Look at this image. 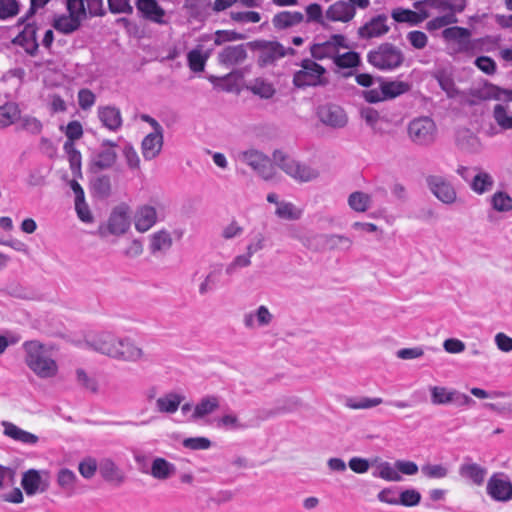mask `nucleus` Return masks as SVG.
Returning a JSON list of instances; mask_svg holds the SVG:
<instances>
[{
  "instance_id": "a211bd4d",
  "label": "nucleus",
  "mask_w": 512,
  "mask_h": 512,
  "mask_svg": "<svg viewBox=\"0 0 512 512\" xmlns=\"http://www.w3.org/2000/svg\"><path fill=\"white\" fill-rule=\"evenodd\" d=\"M247 44L227 45L223 47L217 55L219 65L227 69L242 65L247 57Z\"/></svg>"
},
{
  "instance_id": "de8ad7c7",
  "label": "nucleus",
  "mask_w": 512,
  "mask_h": 512,
  "mask_svg": "<svg viewBox=\"0 0 512 512\" xmlns=\"http://www.w3.org/2000/svg\"><path fill=\"white\" fill-rule=\"evenodd\" d=\"M20 118V110L16 103L8 102L0 106V128H6Z\"/></svg>"
},
{
  "instance_id": "603ef678",
  "label": "nucleus",
  "mask_w": 512,
  "mask_h": 512,
  "mask_svg": "<svg viewBox=\"0 0 512 512\" xmlns=\"http://www.w3.org/2000/svg\"><path fill=\"white\" fill-rule=\"evenodd\" d=\"M275 214L281 219L298 220L302 216V210L291 202L281 201V203H277Z\"/></svg>"
},
{
  "instance_id": "09e8293b",
  "label": "nucleus",
  "mask_w": 512,
  "mask_h": 512,
  "mask_svg": "<svg viewBox=\"0 0 512 512\" xmlns=\"http://www.w3.org/2000/svg\"><path fill=\"white\" fill-rule=\"evenodd\" d=\"M382 403L383 399L380 397H348L345 400V407L352 410H365L379 406Z\"/></svg>"
},
{
  "instance_id": "6ab92c4d",
  "label": "nucleus",
  "mask_w": 512,
  "mask_h": 512,
  "mask_svg": "<svg viewBox=\"0 0 512 512\" xmlns=\"http://www.w3.org/2000/svg\"><path fill=\"white\" fill-rule=\"evenodd\" d=\"M486 490L495 501L508 502L512 499V482L503 475H492L487 482Z\"/></svg>"
},
{
  "instance_id": "20e7f679",
  "label": "nucleus",
  "mask_w": 512,
  "mask_h": 512,
  "mask_svg": "<svg viewBox=\"0 0 512 512\" xmlns=\"http://www.w3.org/2000/svg\"><path fill=\"white\" fill-rule=\"evenodd\" d=\"M274 163L287 175L299 182H309L319 177V171L303 164L282 151L273 154Z\"/></svg>"
},
{
  "instance_id": "37998d69",
  "label": "nucleus",
  "mask_w": 512,
  "mask_h": 512,
  "mask_svg": "<svg viewBox=\"0 0 512 512\" xmlns=\"http://www.w3.org/2000/svg\"><path fill=\"white\" fill-rule=\"evenodd\" d=\"M372 475L390 482H399L402 480L401 474L396 469L395 465L387 461H380L377 463Z\"/></svg>"
},
{
  "instance_id": "e433bc0d",
  "label": "nucleus",
  "mask_w": 512,
  "mask_h": 512,
  "mask_svg": "<svg viewBox=\"0 0 512 512\" xmlns=\"http://www.w3.org/2000/svg\"><path fill=\"white\" fill-rule=\"evenodd\" d=\"M171 246L172 237L166 230H159L149 237V250L153 255L166 252Z\"/></svg>"
},
{
  "instance_id": "4468645a",
  "label": "nucleus",
  "mask_w": 512,
  "mask_h": 512,
  "mask_svg": "<svg viewBox=\"0 0 512 512\" xmlns=\"http://www.w3.org/2000/svg\"><path fill=\"white\" fill-rule=\"evenodd\" d=\"M340 48H348L346 38L341 34H334L325 42L313 44L310 47V53L314 60L327 58L334 60Z\"/></svg>"
},
{
  "instance_id": "4c0bfd02",
  "label": "nucleus",
  "mask_w": 512,
  "mask_h": 512,
  "mask_svg": "<svg viewBox=\"0 0 512 512\" xmlns=\"http://www.w3.org/2000/svg\"><path fill=\"white\" fill-rule=\"evenodd\" d=\"M457 145L460 149L468 153H477L482 148L479 137L468 129H463L458 132Z\"/></svg>"
},
{
  "instance_id": "a18cd8bd",
  "label": "nucleus",
  "mask_w": 512,
  "mask_h": 512,
  "mask_svg": "<svg viewBox=\"0 0 512 512\" xmlns=\"http://www.w3.org/2000/svg\"><path fill=\"white\" fill-rule=\"evenodd\" d=\"M247 88L254 94L263 99H270L274 96L276 90L272 83L263 79L256 78L252 80Z\"/></svg>"
},
{
  "instance_id": "1a4fd4ad",
  "label": "nucleus",
  "mask_w": 512,
  "mask_h": 512,
  "mask_svg": "<svg viewBox=\"0 0 512 512\" xmlns=\"http://www.w3.org/2000/svg\"><path fill=\"white\" fill-rule=\"evenodd\" d=\"M410 88V84L405 81H380L379 88L364 92V98L370 103H376L387 99H394L408 92Z\"/></svg>"
},
{
  "instance_id": "680f3d73",
  "label": "nucleus",
  "mask_w": 512,
  "mask_h": 512,
  "mask_svg": "<svg viewBox=\"0 0 512 512\" xmlns=\"http://www.w3.org/2000/svg\"><path fill=\"white\" fill-rule=\"evenodd\" d=\"M307 22H317L323 27H327V21L325 14L322 12V8L319 4L313 3L306 7Z\"/></svg>"
},
{
  "instance_id": "cd10ccee",
  "label": "nucleus",
  "mask_w": 512,
  "mask_h": 512,
  "mask_svg": "<svg viewBox=\"0 0 512 512\" xmlns=\"http://www.w3.org/2000/svg\"><path fill=\"white\" fill-rule=\"evenodd\" d=\"M163 146V131H154L142 141L141 148L145 160H152L158 156Z\"/></svg>"
},
{
  "instance_id": "0e129e2a",
  "label": "nucleus",
  "mask_w": 512,
  "mask_h": 512,
  "mask_svg": "<svg viewBox=\"0 0 512 512\" xmlns=\"http://www.w3.org/2000/svg\"><path fill=\"white\" fill-rule=\"evenodd\" d=\"M182 445L190 450H207L212 446V443L206 437H190L185 438Z\"/></svg>"
},
{
  "instance_id": "39448f33",
  "label": "nucleus",
  "mask_w": 512,
  "mask_h": 512,
  "mask_svg": "<svg viewBox=\"0 0 512 512\" xmlns=\"http://www.w3.org/2000/svg\"><path fill=\"white\" fill-rule=\"evenodd\" d=\"M367 60L379 70H392L402 64L403 54L396 46L390 43H383L369 51Z\"/></svg>"
},
{
  "instance_id": "f3484780",
  "label": "nucleus",
  "mask_w": 512,
  "mask_h": 512,
  "mask_svg": "<svg viewBox=\"0 0 512 512\" xmlns=\"http://www.w3.org/2000/svg\"><path fill=\"white\" fill-rule=\"evenodd\" d=\"M426 183L431 193L442 203L452 204L456 201V190L446 178L430 175L426 178Z\"/></svg>"
},
{
  "instance_id": "bf43d9fd",
  "label": "nucleus",
  "mask_w": 512,
  "mask_h": 512,
  "mask_svg": "<svg viewBox=\"0 0 512 512\" xmlns=\"http://www.w3.org/2000/svg\"><path fill=\"white\" fill-rule=\"evenodd\" d=\"M217 426L229 430H239L246 428V425L241 423L236 414L230 413L221 416L217 420Z\"/></svg>"
},
{
  "instance_id": "4d7b16f0",
  "label": "nucleus",
  "mask_w": 512,
  "mask_h": 512,
  "mask_svg": "<svg viewBox=\"0 0 512 512\" xmlns=\"http://www.w3.org/2000/svg\"><path fill=\"white\" fill-rule=\"evenodd\" d=\"M421 501V494L415 489H406L402 491L397 499V505L406 507L417 506Z\"/></svg>"
},
{
  "instance_id": "473e14b6",
  "label": "nucleus",
  "mask_w": 512,
  "mask_h": 512,
  "mask_svg": "<svg viewBox=\"0 0 512 512\" xmlns=\"http://www.w3.org/2000/svg\"><path fill=\"white\" fill-rule=\"evenodd\" d=\"M475 175L470 180V188L475 193L482 195L492 190L494 186L493 177L481 168H474Z\"/></svg>"
},
{
  "instance_id": "5fc2aeb1",
  "label": "nucleus",
  "mask_w": 512,
  "mask_h": 512,
  "mask_svg": "<svg viewBox=\"0 0 512 512\" xmlns=\"http://www.w3.org/2000/svg\"><path fill=\"white\" fill-rule=\"evenodd\" d=\"M421 472L429 479H442L447 477L449 469L444 464H425L421 467Z\"/></svg>"
},
{
  "instance_id": "f704fd0d",
  "label": "nucleus",
  "mask_w": 512,
  "mask_h": 512,
  "mask_svg": "<svg viewBox=\"0 0 512 512\" xmlns=\"http://www.w3.org/2000/svg\"><path fill=\"white\" fill-rule=\"evenodd\" d=\"M461 477L470 480L477 486L483 484L487 470L477 463L465 462L459 466Z\"/></svg>"
},
{
  "instance_id": "7c9ffc66",
  "label": "nucleus",
  "mask_w": 512,
  "mask_h": 512,
  "mask_svg": "<svg viewBox=\"0 0 512 512\" xmlns=\"http://www.w3.org/2000/svg\"><path fill=\"white\" fill-rule=\"evenodd\" d=\"M415 10L396 8L392 11L391 16L396 22H407L417 25L428 19L429 13L421 11V8L414 5Z\"/></svg>"
},
{
  "instance_id": "ea45409f",
  "label": "nucleus",
  "mask_w": 512,
  "mask_h": 512,
  "mask_svg": "<svg viewBox=\"0 0 512 512\" xmlns=\"http://www.w3.org/2000/svg\"><path fill=\"white\" fill-rule=\"evenodd\" d=\"M304 16L297 11H283L273 17L272 23L278 29H285L301 23Z\"/></svg>"
},
{
  "instance_id": "49530a36",
  "label": "nucleus",
  "mask_w": 512,
  "mask_h": 512,
  "mask_svg": "<svg viewBox=\"0 0 512 512\" xmlns=\"http://www.w3.org/2000/svg\"><path fill=\"white\" fill-rule=\"evenodd\" d=\"M56 481L58 486L67 494L72 495L75 492V485L77 482L76 474L68 469L62 468L58 471Z\"/></svg>"
},
{
  "instance_id": "052dcab7",
  "label": "nucleus",
  "mask_w": 512,
  "mask_h": 512,
  "mask_svg": "<svg viewBox=\"0 0 512 512\" xmlns=\"http://www.w3.org/2000/svg\"><path fill=\"white\" fill-rule=\"evenodd\" d=\"M251 256L247 253L237 255L225 268V273L232 276L238 269L246 268L251 265Z\"/></svg>"
},
{
  "instance_id": "c03bdc74",
  "label": "nucleus",
  "mask_w": 512,
  "mask_h": 512,
  "mask_svg": "<svg viewBox=\"0 0 512 512\" xmlns=\"http://www.w3.org/2000/svg\"><path fill=\"white\" fill-rule=\"evenodd\" d=\"M82 21L77 16L61 15L54 20L53 27L64 34H71L78 30L81 26Z\"/></svg>"
},
{
  "instance_id": "72a5a7b5",
  "label": "nucleus",
  "mask_w": 512,
  "mask_h": 512,
  "mask_svg": "<svg viewBox=\"0 0 512 512\" xmlns=\"http://www.w3.org/2000/svg\"><path fill=\"white\" fill-rule=\"evenodd\" d=\"M15 42L24 48L26 53L34 56L38 51V42L36 37V27L26 25L24 30L16 37Z\"/></svg>"
},
{
  "instance_id": "412c9836",
  "label": "nucleus",
  "mask_w": 512,
  "mask_h": 512,
  "mask_svg": "<svg viewBox=\"0 0 512 512\" xmlns=\"http://www.w3.org/2000/svg\"><path fill=\"white\" fill-rule=\"evenodd\" d=\"M317 114L323 124L333 128H342L348 121L345 111L334 104L320 106Z\"/></svg>"
},
{
  "instance_id": "aec40b11",
  "label": "nucleus",
  "mask_w": 512,
  "mask_h": 512,
  "mask_svg": "<svg viewBox=\"0 0 512 512\" xmlns=\"http://www.w3.org/2000/svg\"><path fill=\"white\" fill-rule=\"evenodd\" d=\"M130 226V222L128 217L124 212L114 211L106 225H101L98 228L97 234L101 238H107L109 235H122L124 234Z\"/></svg>"
},
{
  "instance_id": "a19ab883",
  "label": "nucleus",
  "mask_w": 512,
  "mask_h": 512,
  "mask_svg": "<svg viewBox=\"0 0 512 512\" xmlns=\"http://www.w3.org/2000/svg\"><path fill=\"white\" fill-rule=\"evenodd\" d=\"M492 116L502 131L512 130V112L507 104H496L493 108Z\"/></svg>"
},
{
  "instance_id": "6e6d98bb",
  "label": "nucleus",
  "mask_w": 512,
  "mask_h": 512,
  "mask_svg": "<svg viewBox=\"0 0 512 512\" xmlns=\"http://www.w3.org/2000/svg\"><path fill=\"white\" fill-rule=\"evenodd\" d=\"M325 244L330 249L348 250L352 246V240L344 235L330 234L324 237Z\"/></svg>"
},
{
  "instance_id": "f8f14e48",
  "label": "nucleus",
  "mask_w": 512,
  "mask_h": 512,
  "mask_svg": "<svg viewBox=\"0 0 512 512\" xmlns=\"http://www.w3.org/2000/svg\"><path fill=\"white\" fill-rule=\"evenodd\" d=\"M421 11L429 13L428 18L445 13H461L466 7V0H423L415 2Z\"/></svg>"
},
{
  "instance_id": "4be33fe9",
  "label": "nucleus",
  "mask_w": 512,
  "mask_h": 512,
  "mask_svg": "<svg viewBox=\"0 0 512 512\" xmlns=\"http://www.w3.org/2000/svg\"><path fill=\"white\" fill-rule=\"evenodd\" d=\"M136 8L141 14V17L150 22L166 25V11L158 4L156 0H138Z\"/></svg>"
},
{
  "instance_id": "5701e85b",
  "label": "nucleus",
  "mask_w": 512,
  "mask_h": 512,
  "mask_svg": "<svg viewBox=\"0 0 512 512\" xmlns=\"http://www.w3.org/2000/svg\"><path fill=\"white\" fill-rule=\"evenodd\" d=\"M21 486L28 496L45 492L49 487L47 479L43 478L41 472L35 469H29L23 473Z\"/></svg>"
},
{
  "instance_id": "b1692460",
  "label": "nucleus",
  "mask_w": 512,
  "mask_h": 512,
  "mask_svg": "<svg viewBox=\"0 0 512 512\" xmlns=\"http://www.w3.org/2000/svg\"><path fill=\"white\" fill-rule=\"evenodd\" d=\"M353 5L347 1L339 0L331 4L325 11L326 21L348 23L355 16Z\"/></svg>"
},
{
  "instance_id": "6e6552de",
  "label": "nucleus",
  "mask_w": 512,
  "mask_h": 512,
  "mask_svg": "<svg viewBox=\"0 0 512 512\" xmlns=\"http://www.w3.org/2000/svg\"><path fill=\"white\" fill-rule=\"evenodd\" d=\"M436 134V124L427 116L415 118L408 125L410 140L419 146L431 145L436 139Z\"/></svg>"
},
{
  "instance_id": "f03ea898",
  "label": "nucleus",
  "mask_w": 512,
  "mask_h": 512,
  "mask_svg": "<svg viewBox=\"0 0 512 512\" xmlns=\"http://www.w3.org/2000/svg\"><path fill=\"white\" fill-rule=\"evenodd\" d=\"M461 97L462 101L470 106H475L488 100L512 101V90L502 89L486 81L463 91Z\"/></svg>"
},
{
  "instance_id": "2eb2a0df",
  "label": "nucleus",
  "mask_w": 512,
  "mask_h": 512,
  "mask_svg": "<svg viewBox=\"0 0 512 512\" xmlns=\"http://www.w3.org/2000/svg\"><path fill=\"white\" fill-rule=\"evenodd\" d=\"M116 349L114 360L137 363L146 358L143 348L131 337L119 336Z\"/></svg>"
},
{
  "instance_id": "ddd939ff",
  "label": "nucleus",
  "mask_w": 512,
  "mask_h": 512,
  "mask_svg": "<svg viewBox=\"0 0 512 512\" xmlns=\"http://www.w3.org/2000/svg\"><path fill=\"white\" fill-rule=\"evenodd\" d=\"M118 338L112 332L102 331L87 337L85 343L93 351L114 359Z\"/></svg>"
},
{
  "instance_id": "c85d7f7f",
  "label": "nucleus",
  "mask_w": 512,
  "mask_h": 512,
  "mask_svg": "<svg viewBox=\"0 0 512 512\" xmlns=\"http://www.w3.org/2000/svg\"><path fill=\"white\" fill-rule=\"evenodd\" d=\"M220 407V400L215 395L205 396L194 406L193 413L190 416L192 421L203 419L214 413Z\"/></svg>"
},
{
  "instance_id": "3c124183",
  "label": "nucleus",
  "mask_w": 512,
  "mask_h": 512,
  "mask_svg": "<svg viewBox=\"0 0 512 512\" xmlns=\"http://www.w3.org/2000/svg\"><path fill=\"white\" fill-rule=\"evenodd\" d=\"M187 61L189 68L193 72L204 71L207 62V55H203L201 45H198L196 48L189 51L187 54Z\"/></svg>"
},
{
  "instance_id": "9b49d317",
  "label": "nucleus",
  "mask_w": 512,
  "mask_h": 512,
  "mask_svg": "<svg viewBox=\"0 0 512 512\" xmlns=\"http://www.w3.org/2000/svg\"><path fill=\"white\" fill-rule=\"evenodd\" d=\"M429 391L433 405L455 404L461 407L475 404L471 397L455 389H449L444 386H431Z\"/></svg>"
},
{
  "instance_id": "393cba45",
  "label": "nucleus",
  "mask_w": 512,
  "mask_h": 512,
  "mask_svg": "<svg viewBox=\"0 0 512 512\" xmlns=\"http://www.w3.org/2000/svg\"><path fill=\"white\" fill-rule=\"evenodd\" d=\"M389 31L387 16L378 15L358 29V35L363 39L380 37Z\"/></svg>"
},
{
  "instance_id": "c9c22d12",
  "label": "nucleus",
  "mask_w": 512,
  "mask_h": 512,
  "mask_svg": "<svg viewBox=\"0 0 512 512\" xmlns=\"http://www.w3.org/2000/svg\"><path fill=\"white\" fill-rule=\"evenodd\" d=\"M4 434L23 444L34 445L38 442V436L21 429L11 422H3Z\"/></svg>"
},
{
  "instance_id": "c756f323",
  "label": "nucleus",
  "mask_w": 512,
  "mask_h": 512,
  "mask_svg": "<svg viewBox=\"0 0 512 512\" xmlns=\"http://www.w3.org/2000/svg\"><path fill=\"white\" fill-rule=\"evenodd\" d=\"M157 222V211L154 207L144 205L135 214V228L139 232H146Z\"/></svg>"
},
{
  "instance_id": "a878e982",
  "label": "nucleus",
  "mask_w": 512,
  "mask_h": 512,
  "mask_svg": "<svg viewBox=\"0 0 512 512\" xmlns=\"http://www.w3.org/2000/svg\"><path fill=\"white\" fill-rule=\"evenodd\" d=\"M97 115L102 125L112 132L118 131L122 126V115L115 106H99Z\"/></svg>"
},
{
  "instance_id": "774afa93",
  "label": "nucleus",
  "mask_w": 512,
  "mask_h": 512,
  "mask_svg": "<svg viewBox=\"0 0 512 512\" xmlns=\"http://www.w3.org/2000/svg\"><path fill=\"white\" fill-rule=\"evenodd\" d=\"M19 12L17 0H0V19L11 18Z\"/></svg>"
},
{
  "instance_id": "423d86ee",
  "label": "nucleus",
  "mask_w": 512,
  "mask_h": 512,
  "mask_svg": "<svg viewBox=\"0 0 512 512\" xmlns=\"http://www.w3.org/2000/svg\"><path fill=\"white\" fill-rule=\"evenodd\" d=\"M247 45L250 49L258 52L257 63L260 67L274 64L287 53H295L294 49H285L280 43L274 41L256 40Z\"/></svg>"
},
{
  "instance_id": "bb28decb",
  "label": "nucleus",
  "mask_w": 512,
  "mask_h": 512,
  "mask_svg": "<svg viewBox=\"0 0 512 512\" xmlns=\"http://www.w3.org/2000/svg\"><path fill=\"white\" fill-rule=\"evenodd\" d=\"M185 396L177 392L171 391L158 397L155 401V409L159 413L174 414L184 401Z\"/></svg>"
},
{
  "instance_id": "f257e3e1",
  "label": "nucleus",
  "mask_w": 512,
  "mask_h": 512,
  "mask_svg": "<svg viewBox=\"0 0 512 512\" xmlns=\"http://www.w3.org/2000/svg\"><path fill=\"white\" fill-rule=\"evenodd\" d=\"M25 363L39 378H53L58 373V365L51 352L38 341L23 344Z\"/></svg>"
},
{
  "instance_id": "69168bd1",
  "label": "nucleus",
  "mask_w": 512,
  "mask_h": 512,
  "mask_svg": "<svg viewBox=\"0 0 512 512\" xmlns=\"http://www.w3.org/2000/svg\"><path fill=\"white\" fill-rule=\"evenodd\" d=\"M407 41L410 45L418 50L424 49L428 43V37L423 31L413 30L407 33Z\"/></svg>"
},
{
  "instance_id": "864d4df0",
  "label": "nucleus",
  "mask_w": 512,
  "mask_h": 512,
  "mask_svg": "<svg viewBox=\"0 0 512 512\" xmlns=\"http://www.w3.org/2000/svg\"><path fill=\"white\" fill-rule=\"evenodd\" d=\"M334 64L339 68H354L360 64V56L357 52L349 51L343 54H337L334 57Z\"/></svg>"
},
{
  "instance_id": "338daca9",
  "label": "nucleus",
  "mask_w": 512,
  "mask_h": 512,
  "mask_svg": "<svg viewBox=\"0 0 512 512\" xmlns=\"http://www.w3.org/2000/svg\"><path fill=\"white\" fill-rule=\"evenodd\" d=\"M92 188L101 197H107L111 191L110 178L106 175L97 177L92 182Z\"/></svg>"
},
{
  "instance_id": "dca6fc26",
  "label": "nucleus",
  "mask_w": 512,
  "mask_h": 512,
  "mask_svg": "<svg viewBox=\"0 0 512 512\" xmlns=\"http://www.w3.org/2000/svg\"><path fill=\"white\" fill-rule=\"evenodd\" d=\"M115 147H117L115 142L104 140L101 144V149L94 154L90 161V171L98 173L102 170L110 169L117 160Z\"/></svg>"
},
{
  "instance_id": "e2e57ef3",
  "label": "nucleus",
  "mask_w": 512,
  "mask_h": 512,
  "mask_svg": "<svg viewBox=\"0 0 512 512\" xmlns=\"http://www.w3.org/2000/svg\"><path fill=\"white\" fill-rule=\"evenodd\" d=\"M218 274V271L213 270L205 276L204 280L200 283L198 289L199 294L201 296H204L215 289L218 283Z\"/></svg>"
},
{
  "instance_id": "9d476101",
  "label": "nucleus",
  "mask_w": 512,
  "mask_h": 512,
  "mask_svg": "<svg viewBox=\"0 0 512 512\" xmlns=\"http://www.w3.org/2000/svg\"><path fill=\"white\" fill-rule=\"evenodd\" d=\"M238 159L250 166L261 178L264 180H271L274 178L275 170L270 161V158L264 153L249 149L238 154Z\"/></svg>"
},
{
  "instance_id": "0eeeda50",
  "label": "nucleus",
  "mask_w": 512,
  "mask_h": 512,
  "mask_svg": "<svg viewBox=\"0 0 512 512\" xmlns=\"http://www.w3.org/2000/svg\"><path fill=\"white\" fill-rule=\"evenodd\" d=\"M449 54L467 53L472 49L471 31L460 26H451L441 32Z\"/></svg>"
},
{
  "instance_id": "2f4dec72",
  "label": "nucleus",
  "mask_w": 512,
  "mask_h": 512,
  "mask_svg": "<svg viewBox=\"0 0 512 512\" xmlns=\"http://www.w3.org/2000/svg\"><path fill=\"white\" fill-rule=\"evenodd\" d=\"M148 473L153 478L164 481L171 478L176 473V467L165 458L155 457L152 460L151 468Z\"/></svg>"
},
{
  "instance_id": "13d9d810",
  "label": "nucleus",
  "mask_w": 512,
  "mask_h": 512,
  "mask_svg": "<svg viewBox=\"0 0 512 512\" xmlns=\"http://www.w3.org/2000/svg\"><path fill=\"white\" fill-rule=\"evenodd\" d=\"M492 206L495 210L506 212L512 210V198L505 192H496L492 196Z\"/></svg>"
},
{
  "instance_id": "79ce46f5",
  "label": "nucleus",
  "mask_w": 512,
  "mask_h": 512,
  "mask_svg": "<svg viewBox=\"0 0 512 512\" xmlns=\"http://www.w3.org/2000/svg\"><path fill=\"white\" fill-rule=\"evenodd\" d=\"M347 202L353 211L364 213L371 208L372 197L362 191H355L348 196Z\"/></svg>"
},
{
  "instance_id": "7ed1b4c3",
  "label": "nucleus",
  "mask_w": 512,
  "mask_h": 512,
  "mask_svg": "<svg viewBox=\"0 0 512 512\" xmlns=\"http://www.w3.org/2000/svg\"><path fill=\"white\" fill-rule=\"evenodd\" d=\"M328 82L327 70L310 58L303 59L293 75V84L298 88L325 86Z\"/></svg>"
},
{
  "instance_id": "58836bf2",
  "label": "nucleus",
  "mask_w": 512,
  "mask_h": 512,
  "mask_svg": "<svg viewBox=\"0 0 512 512\" xmlns=\"http://www.w3.org/2000/svg\"><path fill=\"white\" fill-rule=\"evenodd\" d=\"M99 471L101 476L108 482L120 485L124 482L123 472L111 459H104L100 463Z\"/></svg>"
},
{
  "instance_id": "8fccbe9b",
  "label": "nucleus",
  "mask_w": 512,
  "mask_h": 512,
  "mask_svg": "<svg viewBox=\"0 0 512 512\" xmlns=\"http://www.w3.org/2000/svg\"><path fill=\"white\" fill-rule=\"evenodd\" d=\"M456 14L457 13L450 12L430 17L431 20L426 23V29L428 31H435L441 28H448V25L456 24L458 22Z\"/></svg>"
}]
</instances>
